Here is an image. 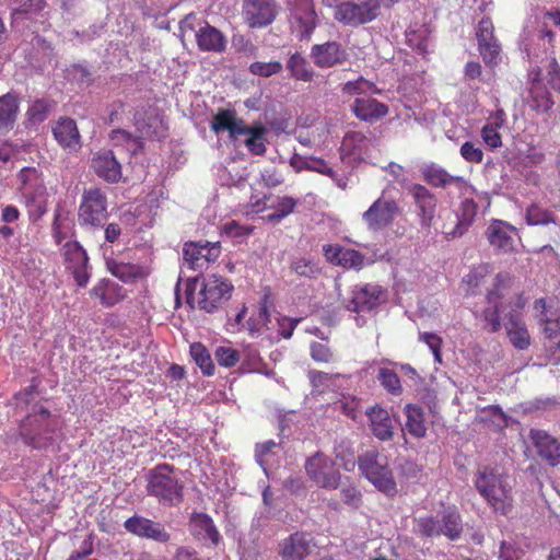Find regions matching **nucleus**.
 Wrapping results in <instances>:
<instances>
[{
	"instance_id": "nucleus-1",
	"label": "nucleus",
	"mask_w": 560,
	"mask_h": 560,
	"mask_svg": "<svg viewBox=\"0 0 560 560\" xmlns=\"http://www.w3.org/2000/svg\"><path fill=\"white\" fill-rule=\"evenodd\" d=\"M211 129L217 133L228 131L231 140L245 136L244 145L254 155H265L267 152L268 128L261 121L247 126L243 119L237 118L235 110L220 109L211 121Z\"/></svg>"
},
{
	"instance_id": "nucleus-2",
	"label": "nucleus",
	"mask_w": 560,
	"mask_h": 560,
	"mask_svg": "<svg viewBox=\"0 0 560 560\" xmlns=\"http://www.w3.org/2000/svg\"><path fill=\"white\" fill-rule=\"evenodd\" d=\"M474 483L494 512L508 515L512 511L513 486L503 469L497 466H482L476 472Z\"/></svg>"
},
{
	"instance_id": "nucleus-3",
	"label": "nucleus",
	"mask_w": 560,
	"mask_h": 560,
	"mask_svg": "<svg viewBox=\"0 0 560 560\" xmlns=\"http://www.w3.org/2000/svg\"><path fill=\"white\" fill-rule=\"evenodd\" d=\"M56 427L57 421L51 412L36 402L27 409L26 417L21 421L20 436L33 448H47L54 443Z\"/></svg>"
},
{
	"instance_id": "nucleus-4",
	"label": "nucleus",
	"mask_w": 560,
	"mask_h": 560,
	"mask_svg": "<svg viewBox=\"0 0 560 560\" xmlns=\"http://www.w3.org/2000/svg\"><path fill=\"white\" fill-rule=\"evenodd\" d=\"M145 490L148 495L167 506H176L184 499V485L177 469L168 464H159L149 470Z\"/></svg>"
},
{
	"instance_id": "nucleus-5",
	"label": "nucleus",
	"mask_w": 560,
	"mask_h": 560,
	"mask_svg": "<svg viewBox=\"0 0 560 560\" xmlns=\"http://www.w3.org/2000/svg\"><path fill=\"white\" fill-rule=\"evenodd\" d=\"M358 466L363 476L366 477L381 492L388 497L397 493L393 471L385 454L377 450H370L358 458Z\"/></svg>"
},
{
	"instance_id": "nucleus-6",
	"label": "nucleus",
	"mask_w": 560,
	"mask_h": 560,
	"mask_svg": "<svg viewBox=\"0 0 560 560\" xmlns=\"http://www.w3.org/2000/svg\"><path fill=\"white\" fill-rule=\"evenodd\" d=\"M18 178L21 184L19 189L30 215H43L47 210V188L40 172L35 167H23L18 173Z\"/></svg>"
},
{
	"instance_id": "nucleus-7",
	"label": "nucleus",
	"mask_w": 560,
	"mask_h": 560,
	"mask_svg": "<svg viewBox=\"0 0 560 560\" xmlns=\"http://www.w3.org/2000/svg\"><path fill=\"white\" fill-rule=\"evenodd\" d=\"M376 0H347L336 5L334 20L339 24L357 28L380 18Z\"/></svg>"
},
{
	"instance_id": "nucleus-8",
	"label": "nucleus",
	"mask_w": 560,
	"mask_h": 560,
	"mask_svg": "<svg viewBox=\"0 0 560 560\" xmlns=\"http://www.w3.org/2000/svg\"><path fill=\"white\" fill-rule=\"evenodd\" d=\"M106 194L98 187L85 188L78 209L81 226L103 228L108 218Z\"/></svg>"
},
{
	"instance_id": "nucleus-9",
	"label": "nucleus",
	"mask_w": 560,
	"mask_h": 560,
	"mask_svg": "<svg viewBox=\"0 0 560 560\" xmlns=\"http://www.w3.org/2000/svg\"><path fill=\"white\" fill-rule=\"evenodd\" d=\"M233 290L234 287L229 279L210 275L203 279L200 288L198 307L207 313H213L231 299Z\"/></svg>"
},
{
	"instance_id": "nucleus-10",
	"label": "nucleus",
	"mask_w": 560,
	"mask_h": 560,
	"mask_svg": "<svg viewBox=\"0 0 560 560\" xmlns=\"http://www.w3.org/2000/svg\"><path fill=\"white\" fill-rule=\"evenodd\" d=\"M307 477L318 487L335 490L340 485V472L331 458L322 452L308 457L304 465Z\"/></svg>"
},
{
	"instance_id": "nucleus-11",
	"label": "nucleus",
	"mask_w": 560,
	"mask_h": 560,
	"mask_svg": "<svg viewBox=\"0 0 560 560\" xmlns=\"http://www.w3.org/2000/svg\"><path fill=\"white\" fill-rule=\"evenodd\" d=\"M60 250L66 270L72 275L78 287L85 288L91 278L86 250L78 241H67Z\"/></svg>"
},
{
	"instance_id": "nucleus-12",
	"label": "nucleus",
	"mask_w": 560,
	"mask_h": 560,
	"mask_svg": "<svg viewBox=\"0 0 560 560\" xmlns=\"http://www.w3.org/2000/svg\"><path fill=\"white\" fill-rule=\"evenodd\" d=\"M476 39L479 55L490 69H494L501 62L502 46L494 34V25L489 16L482 18L476 27Z\"/></svg>"
},
{
	"instance_id": "nucleus-13",
	"label": "nucleus",
	"mask_w": 560,
	"mask_h": 560,
	"mask_svg": "<svg viewBox=\"0 0 560 560\" xmlns=\"http://www.w3.org/2000/svg\"><path fill=\"white\" fill-rule=\"evenodd\" d=\"M399 213L400 208L394 199L380 197L362 214V218L369 230L376 232L389 226Z\"/></svg>"
},
{
	"instance_id": "nucleus-14",
	"label": "nucleus",
	"mask_w": 560,
	"mask_h": 560,
	"mask_svg": "<svg viewBox=\"0 0 560 560\" xmlns=\"http://www.w3.org/2000/svg\"><path fill=\"white\" fill-rule=\"evenodd\" d=\"M221 254L219 242H187L184 244L183 257L187 266L192 270H203L210 262L215 261Z\"/></svg>"
},
{
	"instance_id": "nucleus-15",
	"label": "nucleus",
	"mask_w": 560,
	"mask_h": 560,
	"mask_svg": "<svg viewBox=\"0 0 560 560\" xmlns=\"http://www.w3.org/2000/svg\"><path fill=\"white\" fill-rule=\"evenodd\" d=\"M535 318L544 337L555 340L560 336V312L553 302L546 298L534 302Z\"/></svg>"
},
{
	"instance_id": "nucleus-16",
	"label": "nucleus",
	"mask_w": 560,
	"mask_h": 560,
	"mask_svg": "<svg viewBox=\"0 0 560 560\" xmlns=\"http://www.w3.org/2000/svg\"><path fill=\"white\" fill-rule=\"evenodd\" d=\"M315 546L311 534L295 532L279 542L278 555L282 560H305L310 557Z\"/></svg>"
},
{
	"instance_id": "nucleus-17",
	"label": "nucleus",
	"mask_w": 560,
	"mask_h": 560,
	"mask_svg": "<svg viewBox=\"0 0 560 560\" xmlns=\"http://www.w3.org/2000/svg\"><path fill=\"white\" fill-rule=\"evenodd\" d=\"M385 291L378 284L365 283L355 285L346 302V308L353 313L370 312L380 305Z\"/></svg>"
},
{
	"instance_id": "nucleus-18",
	"label": "nucleus",
	"mask_w": 560,
	"mask_h": 560,
	"mask_svg": "<svg viewBox=\"0 0 560 560\" xmlns=\"http://www.w3.org/2000/svg\"><path fill=\"white\" fill-rule=\"evenodd\" d=\"M277 15V5L273 0H244L243 18L252 28L267 26Z\"/></svg>"
},
{
	"instance_id": "nucleus-19",
	"label": "nucleus",
	"mask_w": 560,
	"mask_h": 560,
	"mask_svg": "<svg viewBox=\"0 0 560 560\" xmlns=\"http://www.w3.org/2000/svg\"><path fill=\"white\" fill-rule=\"evenodd\" d=\"M310 57L316 67L327 69L345 63L348 60V52L340 43L328 40L313 45Z\"/></svg>"
},
{
	"instance_id": "nucleus-20",
	"label": "nucleus",
	"mask_w": 560,
	"mask_h": 560,
	"mask_svg": "<svg viewBox=\"0 0 560 560\" xmlns=\"http://www.w3.org/2000/svg\"><path fill=\"white\" fill-rule=\"evenodd\" d=\"M124 527L135 536L159 542H167L171 538V535L161 523L137 514L127 518Z\"/></svg>"
},
{
	"instance_id": "nucleus-21",
	"label": "nucleus",
	"mask_w": 560,
	"mask_h": 560,
	"mask_svg": "<svg viewBox=\"0 0 560 560\" xmlns=\"http://www.w3.org/2000/svg\"><path fill=\"white\" fill-rule=\"evenodd\" d=\"M91 168L103 180L114 184L122 177V167L112 150L97 151L91 161Z\"/></svg>"
},
{
	"instance_id": "nucleus-22",
	"label": "nucleus",
	"mask_w": 560,
	"mask_h": 560,
	"mask_svg": "<svg viewBox=\"0 0 560 560\" xmlns=\"http://www.w3.org/2000/svg\"><path fill=\"white\" fill-rule=\"evenodd\" d=\"M421 174L424 182L432 187L446 188L447 186H455L462 192L472 190V187L465 178L451 175L445 168L434 163L425 165L421 170Z\"/></svg>"
},
{
	"instance_id": "nucleus-23",
	"label": "nucleus",
	"mask_w": 560,
	"mask_h": 560,
	"mask_svg": "<svg viewBox=\"0 0 560 560\" xmlns=\"http://www.w3.org/2000/svg\"><path fill=\"white\" fill-rule=\"evenodd\" d=\"M512 281V276L506 272H500L495 276L494 288L488 292L487 301L492 304V307H488L483 312L485 322L491 332H495L501 328L500 318V300L502 295L499 293L501 288H504Z\"/></svg>"
},
{
	"instance_id": "nucleus-24",
	"label": "nucleus",
	"mask_w": 560,
	"mask_h": 560,
	"mask_svg": "<svg viewBox=\"0 0 560 560\" xmlns=\"http://www.w3.org/2000/svg\"><path fill=\"white\" fill-rule=\"evenodd\" d=\"M529 438L537 454L550 466L560 465V441L545 430L533 429Z\"/></svg>"
},
{
	"instance_id": "nucleus-25",
	"label": "nucleus",
	"mask_w": 560,
	"mask_h": 560,
	"mask_svg": "<svg viewBox=\"0 0 560 560\" xmlns=\"http://www.w3.org/2000/svg\"><path fill=\"white\" fill-rule=\"evenodd\" d=\"M351 110L358 119L373 124L388 114V106L371 96H363L354 100Z\"/></svg>"
},
{
	"instance_id": "nucleus-26",
	"label": "nucleus",
	"mask_w": 560,
	"mask_h": 560,
	"mask_svg": "<svg viewBox=\"0 0 560 560\" xmlns=\"http://www.w3.org/2000/svg\"><path fill=\"white\" fill-rule=\"evenodd\" d=\"M478 205L471 198H465L459 206V213L455 215V225L452 229L444 223L443 232L447 237L462 236L472 224L477 213Z\"/></svg>"
},
{
	"instance_id": "nucleus-27",
	"label": "nucleus",
	"mask_w": 560,
	"mask_h": 560,
	"mask_svg": "<svg viewBox=\"0 0 560 560\" xmlns=\"http://www.w3.org/2000/svg\"><path fill=\"white\" fill-rule=\"evenodd\" d=\"M190 533L202 540H210L213 546L221 541V535L217 529L210 515L201 512H194L189 518Z\"/></svg>"
},
{
	"instance_id": "nucleus-28",
	"label": "nucleus",
	"mask_w": 560,
	"mask_h": 560,
	"mask_svg": "<svg viewBox=\"0 0 560 560\" xmlns=\"http://www.w3.org/2000/svg\"><path fill=\"white\" fill-rule=\"evenodd\" d=\"M52 133L62 148L70 151H78L81 148L80 133L72 118L61 117L52 127Z\"/></svg>"
},
{
	"instance_id": "nucleus-29",
	"label": "nucleus",
	"mask_w": 560,
	"mask_h": 560,
	"mask_svg": "<svg viewBox=\"0 0 560 560\" xmlns=\"http://www.w3.org/2000/svg\"><path fill=\"white\" fill-rule=\"evenodd\" d=\"M515 228L509 223L494 221L487 228L486 235L493 247L503 253H509L514 247L512 233H515Z\"/></svg>"
},
{
	"instance_id": "nucleus-30",
	"label": "nucleus",
	"mask_w": 560,
	"mask_h": 560,
	"mask_svg": "<svg viewBox=\"0 0 560 560\" xmlns=\"http://www.w3.org/2000/svg\"><path fill=\"white\" fill-rule=\"evenodd\" d=\"M371 431L381 441H389L394 436V423L388 411L375 406L366 411Z\"/></svg>"
},
{
	"instance_id": "nucleus-31",
	"label": "nucleus",
	"mask_w": 560,
	"mask_h": 560,
	"mask_svg": "<svg viewBox=\"0 0 560 560\" xmlns=\"http://www.w3.org/2000/svg\"><path fill=\"white\" fill-rule=\"evenodd\" d=\"M293 16L300 24L302 36L310 38L317 26V14L313 0H294Z\"/></svg>"
},
{
	"instance_id": "nucleus-32",
	"label": "nucleus",
	"mask_w": 560,
	"mask_h": 560,
	"mask_svg": "<svg viewBox=\"0 0 560 560\" xmlns=\"http://www.w3.org/2000/svg\"><path fill=\"white\" fill-rule=\"evenodd\" d=\"M92 298L98 299L105 307H110L122 301L126 296L125 289L117 282L102 279L90 291Z\"/></svg>"
},
{
	"instance_id": "nucleus-33",
	"label": "nucleus",
	"mask_w": 560,
	"mask_h": 560,
	"mask_svg": "<svg viewBox=\"0 0 560 560\" xmlns=\"http://www.w3.org/2000/svg\"><path fill=\"white\" fill-rule=\"evenodd\" d=\"M410 194L412 195L415 203L419 210L422 223L430 225L436 208L435 196L421 184H413L410 187Z\"/></svg>"
},
{
	"instance_id": "nucleus-34",
	"label": "nucleus",
	"mask_w": 560,
	"mask_h": 560,
	"mask_svg": "<svg viewBox=\"0 0 560 560\" xmlns=\"http://www.w3.org/2000/svg\"><path fill=\"white\" fill-rule=\"evenodd\" d=\"M196 42L201 51L222 52L226 47L223 34L208 23L196 33Z\"/></svg>"
},
{
	"instance_id": "nucleus-35",
	"label": "nucleus",
	"mask_w": 560,
	"mask_h": 560,
	"mask_svg": "<svg viewBox=\"0 0 560 560\" xmlns=\"http://www.w3.org/2000/svg\"><path fill=\"white\" fill-rule=\"evenodd\" d=\"M441 535L454 541L460 538L464 532L463 518L456 506L446 508L441 514Z\"/></svg>"
},
{
	"instance_id": "nucleus-36",
	"label": "nucleus",
	"mask_w": 560,
	"mask_h": 560,
	"mask_svg": "<svg viewBox=\"0 0 560 560\" xmlns=\"http://www.w3.org/2000/svg\"><path fill=\"white\" fill-rule=\"evenodd\" d=\"M19 112V98L12 93L0 96V132L13 129Z\"/></svg>"
},
{
	"instance_id": "nucleus-37",
	"label": "nucleus",
	"mask_w": 560,
	"mask_h": 560,
	"mask_svg": "<svg viewBox=\"0 0 560 560\" xmlns=\"http://www.w3.org/2000/svg\"><path fill=\"white\" fill-rule=\"evenodd\" d=\"M406 415L405 430L416 439H422L427 434L424 412L421 407L408 404L404 408Z\"/></svg>"
},
{
	"instance_id": "nucleus-38",
	"label": "nucleus",
	"mask_w": 560,
	"mask_h": 560,
	"mask_svg": "<svg viewBox=\"0 0 560 560\" xmlns=\"http://www.w3.org/2000/svg\"><path fill=\"white\" fill-rule=\"evenodd\" d=\"M267 303L268 296H265L247 320L246 328L252 337L259 336L265 330L269 329L268 324L270 323V314Z\"/></svg>"
},
{
	"instance_id": "nucleus-39",
	"label": "nucleus",
	"mask_w": 560,
	"mask_h": 560,
	"mask_svg": "<svg viewBox=\"0 0 560 560\" xmlns=\"http://www.w3.org/2000/svg\"><path fill=\"white\" fill-rule=\"evenodd\" d=\"M506 334L510 342L517 350H525L530 345V336L526 324L522 319L510 318L506 324Z\"/></svg>"
},
{
	"instance_id": "nucleus-40",
	"label": "nucleus",
	"mask_w": 560,
	"mask_h": 560,
	"mask_svg": "<svg viewBox=\"0 0 560 560\" xmlns=\"http://www.w3.org/2000/svg\"><path fill=\"white\" fill-rule=\"evenodd\" d=\"M287 69L293 79L303 82H311L315 74L306 58L300 52L290 56L287 61Z\"/></svg>"
},
{
	"instance_id": "nucleus-41",
	"label": "nucleus",
	"mask_w": 560,
	"mask_h": 560,
	"mask_svg": "<svg viewBox=\"0 0 560 560\" xmlns=\"http://www.w3.org/2000/svg\"><path fill=\"white\" fill-rule=\"evenodd\" d=\"M442 527L438 516L428 514L415 518L413 533L422 538H433L441 535Z\"/></svg>"
},
{
	"instance_id": "nucleus-42",
	"label": "nucleus",
	"mask_w": 560,
	"mask_h": 560,
	"mask_svg": "<svg viewBox=\"0 0 560 560\" xmlns=\"http://www.w3.org/2000/svg\"><path fill=\"white\" fill-rule=\"evenodd\" d=\"M190 355L195 363L200 368L205 376L214 375L215 366L206 346H203L201 342L191 343Z\"/></svg>"
},
{
	"instance_id": "nucleus-43",
	"label": "nucleus",
	"mask_w": 560,
	"mask_h": 560,
	"mask_svg": "<svg viewBox=\"0 0 560 560\" xmlns=\"http://www.w3.org/2000/svg\"><path fill=\"white\" fill-rule=\"evenodd\" d=\"M369 148V139L362 131H348L341 143V149L349 155L362 154Z\"/></svg>"
},
{
	"instance_id": "nucleus-44",
	"label": "nucleus",
	"mask_w": 560,
	"mask_h": 560,
	"mask_svg": "<svg viewBox=\"0 0 560 560\" xmlns=\"http://www.w3.org/2000/svg\"><path fill=\"white\" fill-rule=\"evenodd\" d=\"M106 264L109 272L124 282L132 281L142 275L141 268L133 264L116 260H107Z\"/></svg>"
},
{
	"instance_id": "nucleus-45",
	"label": "nucleus",
	"mask_w": 560,
	"mask_h": 560,
	"mask_svg": "<svg viewBox=\"0 0 560 560\" xmlns=\"http://www.w3.org/2000/svg\"><path fill=\"white\" fill-rule=\"evenodd\" d=\"M525 220L528 225H548L550 223L557 224V219L553 212L542 208L537 203H532L527 207Z\"/></svg>"
},
{
	"instance_id": "nucleus-46",
	"label": "nucleus",
	"mask_w": 560,
	"mask_h": 560,
	"mask_svg": "<svg viewBox=\"0 0 560 560\" xmlns=\"http://www.w3.org/2000/svg\"><path fill=\"white\" fill-rule=\"evenodd\" d=\"M529 105L537 113H547L553 106L551 94L544 86L535 85L530 89Z\"/></svg>"
},
{
	"instance_id": "nucleus-47",
	"label": "nucleus",
	"mask_w": 560,
	"mask_h": 560,
	"mask_svg": "<svg viewBox=\"0 0 560 560\" xmlns=\"http://www.w3.org/2000/svg\"><path fill=\"white\" fill-rule=\"evenodd\" d=\"M240 371L242 373L260 372L262 368V359L258 350L247 347L240 351Z\"/></svg>"
},
{
	"instance_id": "nucleus-48",
	"label": "nucleus",
	"mask_w": 560,
	"mask_h": 560,
	"mask_svg": "<svg viewBox=\"0 0 560 560\" xmlns=\"http://www.w3.org/2000/svg\"><path fill=\"white\" fill-rule=\"evenodd\" d=\"M73 224L67 219H61L60 214L55 215L52 223V237L55 243L62 247L67 241H75Z\"/></svg>"
},
{
	"instance_id": "nucleus-49",
	"label": "nucleus",
	"mask_w": 560,
	"mask_h": 560,
	"mask_svg": "<svg viewBox=\"0 0 560 560\" xmlns=\"http://www.w3.org/2000/svg\"><path fill=\"white\" fill-rule=\"evenodd\" d=\"M291 272L300 278L315 279L320 273V267L310 258H296L290 264Z\"/></svg>"
},
{
	"instance_id": "nucleus-50",
	"label": "nucleus",
	"mask_w": 560,
	"mask_h": 560,
	"mask_svg": "<svg viewBox=\"0 0 560 560\" xmlns=\"http://www.w3.org/2000/svg\"><path fill=\"white\" fill-rule=\"evenodd\" d=\"M298 200L289 197L283 196L279 197L276 206H270L269 208H273L275 212L268 214L267 220L270 222H280L283 218L291 214L295 207L298 206Z\"/></svg>"
},
{
	"instance_id": "nucleus-51",
	"label": "nucleus",
	"mask_w": 560,
	"mask_h": 560,
	"mask_svg": "<svg viewBox=\"0 0 560 560\" xmlns=\"http://www.w3.org/2000/svg\"><path fill=\"white\" fill-rule=\"evenodd\" d=\"M377 380L390 394L399 395L402 392L400 378L394 370L382 368L378 370Z\"/></svg>"
},
{
	"instance_id": "nucleus-52",
	"label": "nucleus",
	"mask_w": 560,
	"mask_h": 560,
	"mask_svg": "<svg viewBox=\"0 0 560 560\" xmlns=\"http://www.w3.org/2000/svg\"><path fill=\"white\" fill-rule=\"evenodd\" d=\"M218 364L225 369L234 368L240 361V351L225 346H220L214 351Z\"/></svg>"
},
{
	"instance_id": "nucleus-53",
	"label": "nucleus",
	"mask_w": 560,
	"mask_h": 560,
	"mask_svg": "<svg viewBox=\"0 0 560 560\" xmlns=\"http://www.w3.org/2000/svg\"><path fill=\"white\" fill-rule=\"evenodd\" d=\"M50 103L46 100H36L27 110V118L32 124L43 122L49 114Z\"/></svg>"
},
{
	"instance_id": "nucleus-54",
	"label": "nucleus",
	"mask_w": 560,
	"mask_h": 560,
	"mask_svg": "<svg viewBox=\"0 0 560 560\" xmlns=\"http://www.w3.org/2000/svg\"><path fill=\"white\" fill-rule=\"evenodd\" d=\"M335 410L342 412L348 418L354 420L360 412V401L354 397L342 396L334 404Z\"/></svg>"
},
{
	"instance_id": "nucleus-55",
	"label": "nucleus",
	"mask_w": 560,
	"mask_h": 560,
	"mask_svg": "<svg viewBox=\"0 0 560 560\" xmlns=\"http://www.w3.org/2000/svg\"><path fill=\"white\" fill-rule=\"evenodd\" d=\"M419 341L425 343L429 347V349L433 353L434 361L436 363H442L441 349H442L443 340L439 335H436L434 332H428V331L420 332Z\"/></svg>"
},
{
	"instance_id": "nucleus-56",
	"label": "nucleus",
	"mask_w": 560,
	"mask_h": 560,
	"mask_svg": "<svg viewBox=\"0 0 560 560\" xmlns=\"http://www.w3.org/2000/svg\"><path fill=\"white\" fill-rule=\"evenodd\" d=\"M250 73L259 77H271L282 71V65L280 61L260 62L255 61L249 66Z\"/></svg>"
},
{
	"instance_id": "nucleus-57",
	"label": "nucleus",
	"mask_w": 560,
	"mask_h": 560,
	"mask_svg": "<svg viewBox=\"0 0 560 560\" xmlns=\"http://www.w3.org/2000/svg\"><path fill=\"white\" fill-rule=\"evenodd\" d=\"M363 260L364 257L360 252L352 248H343L337 266L359 269L362 267Z\"/></svg>"
},
{
	"instance_id": "nucleus-58",
	"label": "nucleus",
	"mask_w": 560,
	"mask_h": 560,
	"mask_svg": "<svg viewBox=\"0 0 560 560\" xmlns=\"http://www.w3.org/2000/svg\"><path fill=\"white\" fill-rule=\"evenodd\" d=\"M481 138L483 142L491 149H497L502 145V138L493 124H486L481 129Z\"/></svg>"
},
{
	"instance_id": "nucleus-59",
	"label": "nucleus",
	"mask_w": 560,
	"mask_h": 560,
	"mask_svg": "<svg viewBox=\"0 0 560 560\" xmlns=\"http://www.w3.org/2000/svg\"><path fill=\"white\" fill-rule=\"evenodd\" d=\"M305 170L319 173L332 179H337L338 177V174L334 171V168L329 166V164L325 160L319 158H311L305 163Z\"/></svg>"
},
{
	"instance_id": "nucleus-60",
	"label": "nucleus",
	"mask_w": 560,
	"mask_h": 560,
	"mask_svg": "<svg viewBox=\"0 0 560 560\" xmlns=\"http://www.w3.org/2000/svg\"><path fill=\"white\" fill-rule=\"evenodd\" d=\"M462 158L469 163H481L483 160L482 150L470 141H466L460 147Z\"/></svg>"
},
{
	"instance_id": "nucleus-61",
	"label": "nucleus",
	"mask_w": 560,
	"mask_h": 560,
	"mask_svg": "<svg viewBox=\"0 0 560 560\" xmlns=\"http://www.w3.org/2000/svg\"><path fill=\"white\" fill-rule=\"evenodd\" d=\"M47 7L46 0H26L14 10V14L28 15L37 14Z\"/></svg>"
},
{
	"instance_id": "nucleus-62",
	"label": "nucleus",
	"mask_w": 560,
	"mask_h": 560,
	"mask_svg": "<svg viewBox=\"0 0 560 560\" xmlns=\"http://www.w3.org/2000/svg\"><path fill=\"white\" fill-rule=\"evenodd\" d=\"M340 494L342 502L352 509H358L362 504V494L355 487H346Z\"/></svg>"
},
{
	"instance_id": "nucleus-63",
	"label": "nucleus",
	"mask_w": 560,
	"mask_h": 560,
	"mask_svg": "<svg viewBox=\"0 0 560 560\" xmlns=\"http://www.w3.org/2000/svg\"><path fill=\"white\" fill-rule=\"evenodd\" d=\"M141 133L143 137L151 139V140H161L165 137L164 128L162 126V122L158 119H154L152 124H148L145 126L139 127Z\"/></svg>"
},
{
	"instance_id": "nucleus-64",
	"label": "nucleus",
	"mask_w": 560,
	"mask_h": 560,
	"mask_svg": "<svg viewBox=\"0 0 560 560\" xmlns=\"http://www.w3.org/2000/svg\"><path fill=\"white\" fill-rule=\"evenodd\" d=\"M311 357L316 362L328 363L332 359V352L328 346L320 342H313L311 346Z\"/></svg>"
}]
</instances>
